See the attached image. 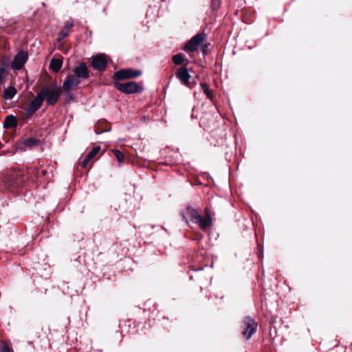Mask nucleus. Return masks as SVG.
I'll list each match as a JSON object with an SVG mask.
<instances>
[{
    "label": "nucleus",
    "mask_w": 352,
    "mask_h": 352,
    "mask_svg": "<svg viewBox=\"0 0 352 352\" xmlns=\"http://www.w3.org/2000/svg\"><path fill=\"white\" fill-rule=\"evenodd\" d=\"M113 153L114 156L116 157L118 162L122 163L124 160V155L121 151L117 149L113 150Z\"/></svg>",
    "instance_id": "obj_27"
},
{
    "label": "nucleus",
    "mask_w": 352,
    "mask_h": 352,
    "mask_svg": "<svg viewBox=\"0 0 352 352\" xmlns=\"http://www.w3.org/2000/svg\"><path fill=\"white\" fill-rule=\"evenodd\" d=\"M186 214L192 223L197 224L200 228V223H201V215L199 213L197 210L190 206H188L186 207Z\"/></svg>",
    "instance_id": "obj_15"
},
{
    "label": "nucleus",
    "mask_w": 352,
    "mask_h": 352,
    "mask_svg": "<svg viewBox=\"0 0 352 352\" xmlns=\"http://www.w3.org/2000/svg\"><path fill=\"white\" fill-rule=\"evenodd\" d=\"M142 71L132 68L122 69L116 72L113 75L115 82H119L126 79H132L141 76Z\"/></svg>",
    "instance_id": "obj_6"
},
{
    "label": "nucleus",
    "mask_w": 352,
    "mask_h": 352,
    "mask_svg": "<svg viewBox=\"0 0 352 352\" xmlns=\"http://www.w3.org/2000/svg\"><path fill=\"white\" fill-rule=\"evenodd\" d=\"M89 161H90V160L88 159L87 156H85V157L83 159V160L80 163V166L82 168H86Z\"/></svg>",
    "instance_id": "obj_29"
},
{
    "label": "nucleus",
    "mask_w": 352,
    "mask_h": 352,
    "mask_svg": "<svg viewBox=\"0 0 352 352\" xmlns=\"http://www.w3.org/2000/svg\"><path fill=\"white\" fill-rule=\"evenodd\" d=\"M200 86L204 91V93L206 95L207 98L213 101L214 99V96L212 94V91L209 89V86L206 82H201Z\"/></svg>",
    "instance_id": "obj_23"
},
{
    "label": "nucleus",
    "mask_w": 352,
    "mask_h": 352,
    "mask_svg": "<svg viewBox=\"0 0 352 352\" xmlns=\"http://www.w3.org/2000/svg\"><path fill=\"white\" fill-rule=\"evenodd\" d=\"M207 36L204 32L197 34L192 37L184 45V50L187 52H194L206 40Z\"/></svg>",
    "instance_id": "obj_5"
},
{
    "label": "nucleus",
    "mask_w": 352,
    "mask_h": 352,
    "mask_svg": "<svg viewBox=\"0 0 352 352\" xmlns=\"http://www.w3.org/2000/svg\"><path fill=\"white\" fill-rule=\"evenodd\" d=\"M205 217L201 216V223H200V229L206 231L210 228L212 225V219L210 213L209 208L207 207L204 209Z\"/></svg>",
    "instance_id": "obj_16"
},
{
    "label": "nucleus",
    "mask_w": 352,
    "mask_h": 352,
    "mask_svg": "<svg viewBox=\"0 0 352 352\" xmlns=\"http://www.w3.org/2000/svg\"><path fill=\"white\" fill-rule=\"evenodd\" d=\"M47 173V170H41L40 171V177H39L45 176Z\"/></svg>",
    "instance_id": "obj_33"
},
{
    "label": "nucleus",
    "mask_w": 352,
    "mask_h": 352,
    "mask_svg": "<svg viewBox=\"0 0 352 352\" xmlns=\"http://www.w3.org/2000/svg\"><path fill=\"white\" fill-rule=\"evenodd\" d=\"M74 21L71 19L69 21H67L61 29L60 32L58 33V36L57 38V42L60 43L62 41L69 36L72 28L74 27Z\"/></svg>",
    "instance_id": "obj_11"
},
{
    "label": "nucleus",
    "mask_w": 352,
    "mask_h": 352,
    "mask_svg": "<svg viewBox=\"0 0 352 352\" xmlns=\"http://www.w3.org/2000/svg\"><path fill=\"white\" fill-rule=\"evenodd\" d=\"M23 174L28 176V181L32 179L34 177H40V170L35 167H28L26 170H22Z\"/></svg>",
    "instance_id": "obj_20"
},
{
    "label": "nucleus",
    "mask_w": 352,
    "mask_h": 352,
    "mask_svg": "<svg viewBox=\"0 0 352 352\" xmlns=\"http://www.w3.org/2000/svg\"><path fill=\"white\" fill-rule=\"evenodd\" d=\"M28 58V54L25 51H20L14 57L13 60L11 62V67L14 70H19L22 69L26 63Z\"/></svg>",
    "instance_id": "obj_8"
},
{
    "label": "nucleus",
    "mask_w": 352,
    "mask_h": 352,
    "mask_svg": "<svg viewBox=\"0 0 352 352\" xmlns=\"http://www.w3.org/2000/svg\"><path fill=\"white\" fill-rule=\"evenodd\" d=\"M109 62V56L103 53L97 54L91 56V66L98 72L106 70Z\"/></svg>",
    "instance_id": "obj_7"
},
{
    "label": "nucleus",
    "mask_w": 352,
    "mask_h": 352,
    "mask_svg": "<svg viewBox=\"0 0 352 352\" xmlns=\"http://www.w3.org/2000/svg\"><path fill=\"white\" fill-rule=\"evenodd\" d=\"M17 125V120L13 115L8 116L3 122V127L6 129H12Z\"/></svg>",
    "instance_id": "obj_19"
},
{
    "label": "nucleus",
    "mask_w": 352,
    "mask_h": 352,
    "mask_svg": "<svg viewBox=\"0 0 352 352\" xmlns=\"http://www.w3.org/2000/svg\"><path fill=\"white\" fill-rule=\"evenodd\" d=\"M73 73L82 79L89 78V71L85 63L80 62L79 65L73 69Z\"/></svg>",
    "instance_id": "obj_13"
},
{
    "label": "nucleus",
    "mask_w": 352,
    "mask_h": 352,
    "mask_svg": "<svg viewBox=\"0 0 352 352\" xmlns=\"http://www.w3.org/2000/svg\"><path fill=\"white\" fill-rule=\"evenodd\" d=\"M43 98L41 97L39 92L36 94L34 99L31 101L29 105L25 108L27 116H32L37 110H38L43 103Z\"/></svg>",
    "instance_id": "obj_9"
},
{
    "label": "nucleus",
    "mask_w": 352,
    "mask_h": 352,
    "mask_svg": "<svg viewBox=\"0 0 352 352\" xmlns=\"http://www.w3.org/2000/svg\"><path fill=\"white\" fill-rule=\"evenodd\" d=\"M202 238H203L202 234H197V238H195L194 239H195V240L199 241V240H201Z\"/></svg>",
    "instance_id": "obj_34"
},
{
    "label": "nucleus",
    "mask_w": 352,
    "mask_h": 352,
    "mask_svg": "<svg viewBox=\"0 0 352 352\" xmlns=\"http://www.w3.org/2000/svg\"><path fill=\"white\" fill-rule=\"evenodd\" d=\"M114 87L126 94L140 93L144 89L142 86L134 81H129L125 83L114 82Z\"/></svg>",
    "instance_id": "obj_4"
},
{
    "label": "nucleus",
    "mask_w": 352,
    "mask_h": 352,
    "mask_svg": "<svg viewBox=\"0 0 352 352\" xmlns=\"http://www.w3.org/2000/svg\"><path fill=\"white\" fill-rule=\"evenodd\" d=\"M183 218H184V219H185V221L187 222V219H186V216H185L184 214H183Z\"/></svg>",
    "instance_id": "obj_35"
},
{
    "label": "nucleus",
    "mask_w": 352,
    "mask_h": 352,
    "mask_svg": "<svg viewBox=\"0 0 352 352\" xmlns=\"http://www.w3.org/2000/svg\"><path fill=\"white\" fill-rule=\"evenodd\" d=\"M65 93L67 94V97L69 100H74V95L70 91V90Z\"/></svg>",
    "instance_id": "obj_31"
},
{
    "label": "nucleus",
    "mask_w": 352,
    "mask_h": 352,
    "mask_svg": "<svg viewBox=\"0 0 352 352\" xmlns=\"http://www.w3.org/2000/svg\"><path fill=\"white\" fill-rule=\"evenodd\" d=\"M43 143V140L40 138H37L36 137H32L28 138H24L22 140L21 148H29L31 149L32 148L41 146Z\"/></svg>",
    "instance_id": "obj_14"
},
{
    "label": "nucleus",
    "mask_w": 352,
    "mask_h": 352,
    "mask_svg": "<svg viewBox=\"0 0 352 352\" xmlns=\"http://www.w3.org/2000/svg\"><path fill=\"white\" fill-rule=\"evenodd\" d=\"M16 94V89L14 87H10L5 89L3 93V97L5 100H11Z\"/></svg>",
    "instance_id": "obj_22"
},
{
    "label": "nucleus",
    "mask_w": 352,
    "mask_h": 352,
    "mask_svg": "<svg viewBox=\"0 0 352 352\" xmlns=\"http://www.w3.org/2000/svg\"><path fill=\"white\" fill-rule=\"evenodd\" d=\"M63 91V87H58L54 81L50 86L42 87L39 94L47 105L54 106L58 101Z\"/></svg>",
    "instance_id": "obj_2"
},
{
    "label": "nucleus",
    "mask_w": 352,
    "mask_h": 352,
    "mask_svg": "<svg viewBox=\"0 0 352 352\" xmlns=\"http://www.w3.org/2000/svg\"><path fill=\"white\" fill-rule=\"evenodd\" d=\"M258 328V323L251 316L243 318L241 324V334L245 340H250L252 336L256 333Z\"/></svg>",
    "instance_id": "obj_3"
},
{
    "label": "nucleus",
    "mask_w": 352,
    "mask_h": 352,
    "mask_svg": "<svg viewBox=\"0 0 352 352\" xmlns=\"http://www.w3.org/2000/svg\"><path fill=\"white\" fill-rule=\"evenodd\" d=\"M95 128V132H109L111 130V124L106 120H98Z\"/></svg>",
    "instance_id": "obj_18"
},
{
    "label": "nucleus",
    "mask_w": 352,
    "mask_h": 352,
    "mask_svg": "<svg viewBox=\"0 0 352 352\" xmlns=\"http://www.w3.org/2000/svg\"><path fill=\"white\" fill-rule=\"evenodd\" d=\"M175 76L179 80L182 84L184 85H188L190 75L188 73L187 67L182 66L181 67L178 68L175 72Z\"/></svg>",
    "instance_id": "obj_12"
},
{
    "label": "nucleus",
    "mask_w": 352,
    "mask_h": 352,
    "mask_svg": "<svg viewBox=\"0 0 352 352\" xmlns=\"http://www.w3.org/2000/svg\"><path fill=\"white\" fill-rule=\"evenodd\" d=\"M63 66V59L52 58L50 60V68L54 72L58 73L60 72Z\"/></svg>",
    "instance_id": "obj_21"
},
{
    "label": "nucleus",
    "mask_w": 352,
    "mask_h": 352,
    "mask_svg": "<svg viewBox=\"0 0 352 352\" xmlns=\"http://www.w3.org/2000/svg\"><path fill=\"white\" fill-rule=\"evenodd\" d=\"M195 85H196V82H195V81H192V82H190V81L189 80V83H188V85H185V86H186V87H188V88H190V89H192V88H193V87L195 86Z\"/></svg>",
    "instance_id": "obj_32"
},
{
    "label": "nucleus",
    "mask_w": 352,
    "mask_h": 352,
    "mask_svg": "<svg viewBox=\"0 0 352 352\" xmlns=\"http://www.w3.org/2000/svg\"><path fill=\"white\" fill-rule=\"evenodd\" d=\"M10 66V63L8 59H2L0 63V72H2L5 74H8L7 69Z\"/></svg>",
    "instance_id": "obj_25"
},
{
    "label": "nucleus",
    "mask_w": 352,
    "mask_h": 352,
    "mask_svg": "<svg viewBox=\"0 0 352 352\" xmlns=\"http://www.w3.org/2000/svg\"><path fill=\"white\" fill-rule=\"evenodd\" d=\"M171 60L175 65L187 67L190 63L189 60L186 58L185 55L182 53H178L175 55H173Z\"/></svg>",
    "instance_id": "obj_17"
},
{
    "label": "nucleus",
    "mask_w": 352,
    "mask_h": 352,
    "mask_svg": "<svg viewBox=\"0 0 352 352\" xmlns=\"http://www.w3.org/2000/svg\"><path fill=\"white\" fill-rule=\"evenodd\" d=\"M221 1L220 0H211L210 6L213 11H215L219 9L220 7Z\"/></svg>",
    "instance_id": "obj_28"
},
{
    "label": "nucleus",
    "mask_w": 352,
    "mask_h": 352,
    "mask_svg": "<svg viewBox=\"0 0 352 352\" xmlns=\"http://www.w3.org/2000/svg\"><path fill=\"white\" fill-rule=\"evenodd\" d=\"M100 149L101 148L100 146H96L87 154L86 156L88 159L91 160L95 157V156L99 153Z\"/></svg>",
    "instance_id": "obj_24"
},
{
    "label": "nucleus",
    "mask_w": 352,
    "mask_h": 352,
    "mask_svg": "<svg viewBox=\"0 0 352 352\" xmlns=\"http://www.w3.org/2000/svg\"><path fill=\"white\" fill-rule=\"evenodd\" d=\"M208 45L209 44H204L201 47V51L203 54H207L208 53Z\"/></svg>",
    "instance_id": "obj_30"
},
{
    "label": "nucleus",
    "mask_w": 352,
    "mask_h": 352,
    "mask_svg": "<svg viewBox=\"0 0 352 352\" xmlns=\"http://www.w3.org/2000/svg\"><path fill=\"white\" fill-rule=\"evenodd\" d=\"M28 176L22 169L11 168L4 177V186L10 192H19L27 184Z\"/></svg>",
    "instance_id": "obj_1"
},
{
    "label": "nucleus",
    "mask_w": 352,
    "mask_h": 352,
    "mask_svg": "<svg viewBox=\"0 0 352 352\" xmlns=\"http://www.w3.org/2000/svg\"><path fill=\"white\" fill-rule=\"evenodd\" d=\"M0 352H12V351L9 344L6 342L3 341L0 344Z\"/></svg>",
    "instance_id": "obj_26"
},
{
    "label": "nucleus",
    "mask_w": 352,
    "mask_h": 352,
    "mask_svg": "<svg viewBox=\"0 0 352 352\" xmlns=\"http://www.w3.org/2000/svg\"><path fill=\"white\" fill-rule=\"evenodd\" d=\"M80 77H77L74 74L67 75L63 84V91L67 92L72 87H77L80 83Z\"/></svg>",
    "instance_id": "obj_10"
}]
</instances>
